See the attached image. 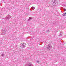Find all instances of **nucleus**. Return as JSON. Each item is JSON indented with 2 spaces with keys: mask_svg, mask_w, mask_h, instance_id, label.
<instances>
[{
  "mask_svg": "<svg viewBox=\"0 0 66 66\" xmlns=\"http://www.w3.org/2000/svg\"><path fill=\"white\" fill-rule=\"evenodd\" d=\"M57 3V1L56 0H53V3L52 4L53 6H56V4Z\"/></svg>",
  "mask_w": 66,
  "mask_h": 66,
  "instance_id": "obj_2",
  "label": "nucleus"
},
{
  "mask_svg": "<svg viewBox=\"0 0 66 66\" xmlns=\"http://www.w3.org/2000/svg\"><path fill=\"white\" fill-rule=\"evenodd\" d=\"M31 9H35V7H31Z\"/></svg>",
  "mask_w": 66,
  "mask_h": 66,
  "instance_id": "obj_8",
  "label": "nucleus"
},
{
  "mask_svg": "<svg viewBox=\"0 0 66 66\" xmlns=\"http://www.w3.org/2000/svg\"><path fill=\"white\" fill-rule=\"evenodd\" d=\"M47 32L48 33L49 32V30H48L47 31Z\"/></svg>",
  "mask_w": 66,
  "mask_h": 66,
  "instance_id": "obj_12",
  "label": "nucleus"
},
{
  "mask_svg": "<svg viewBox=\"0 0 66 66\" xmlns=\"http://www.w3.org/2000/svg\"><path fill=\"white\" fill-rule=\"evenodd\" d=\"M51 47H52L51 45L50 44H48L46 47V49H48V50H50V49H51Z\"/></svg>",
  "mask_w": 66,
  "mask_h": 66,
  "instance_id": "obj_4",
  "label": "nucleus"
},
{
  "mask_svg": "<svg viewBox=\"0 0 66 66\" xmlns=\"http://www.w3.org/2000/svg\"><path fill=\"white\" fill-rule=\"evenodd\" d=\"M64 11H66V9H65V8H64Z\"/></svg>",
  "mask_w": 66,
  "mask_h": 66,
  "instance_id": "obj_13",
  "label": "nucleus"
},
{
  "mask_svg": "<svg viewBox=\"0 0 66 66\" xmlns=\"http://www.w3.org/2000/svg\"><path fill=\"white\" fill-rule=\"evenodd\" d=\"M2 32H6V30H5V29H2Z\"/></svg>",
  "mask_w": 66,
  "mask_h": 66,
  "instance_id": "obj_5",
  "label": "nucleus"
},
{
  "mask_svg": "<svg viewBox=\"0 0 66 66\" xmlns=\"http://www.w3.org/2000/svg\"><path fill=\"white\" fill-rule=\"evenodd\" d=\"M37 63H38L39 62V61H37Z\"/></svg>",
  "mask_w": 66,
  "mask_h": 66,
  "instance_id": "obj_14",
  "label": "nucleus"
},
{
  "mask_svg": "<svg viewBox=\"0 0 66 66\" xmlns=\"http://www.w3.org/2000/svg\"><path fill=\"white\" fill-rule=\"evenodd\" d=\"M20 46L21 48L23 49L26 47V44L24 43H22L20 45Z\"/></svg>",
  "mask_w": 66,
  "mask_h": 66,
  "instance_id": "obj_1",
  "label": "nucleus"
},
{
  "mask_svg": "<svg viewBox=\"0 0 66 66\" xmlns=\"http://www.w3.org/2000/svg\"><path fill=\"white\" fill-rule=\"evenodd\" d=\"M11 18V16L10 15H8L6 17H5V19L7 21H9V19Z\"/></svg>",
  "mask_w": 66,
  "mask_h": 66,
  "instance_id": "obj_3",
  "label": "nucleus"
},
{
  "mask_svg": "<svg viewBox=\"0 0 66 66\" xmlns=\"http://www.w3.org/2000/svg\"><path fill=\"white\" fill-rule=\"evenodd\" d=\"M62 15L63 16H66V13H64Z\"/></svg>",
  "mask_w": 66,
  "mask_h": 66,
  "instance_id": "obj_7",
  "label": "nucleus"
},
{
  "mask_svg": "<svg viewBox=\"0 0 66 66\" xmlns=\"http://www.w3.org/2000/svg\"><path fill=\"white\" fill-rule=\"evenodd\" d=\"M4 55V54H2V55H1V56H2V57H3V56Z\"/></svg>",
  "mask_w": 66,
  "mask_h": 66,
  "instance_id": "obj_9",
  "label": "nucleus"
},
{
  "mask_svg": "<svg viewBox=\"0 0 66 66\" xmlns=\"http://www.w3.org/2000/svg\"><path fill=\"white\" fill-rule=\"evenodd\" d=\"M59 35V36H62V34H60Z\"/></svg>",
  "mask_w": 66,
  "mask_h": 66,
  "instance_id": "obj_10",
  "label": "nucleus"
},
{
  "mask_svg": "<svg viewBox=\"0 0 66 66\" xmlns=\"http://www.w3.org/2000/svg\"><path fill=\"white\" fill-rule=\"evenodd\" d=\"M5 34V33H1V35H3V34Z\"/></svg>",
  "mask_w": 66,
  "mask_h": 66,
  "instance_id": "obj_11",
  "label": "nucleus"
},
{
  "mask_svg": "<svg viewBox=\"0 0 66 66\" xmlns=\"http://www.w3.org/2000/svg\"><path fill=\"white\" fill-rule=\"evenodd\" d=\"M33 18H31V17H29V19L28 20V21H30V20H31Z\"/></svg>",
  "mask_w": 66,
  "mask_h": 66,
  "instance_id": "obj_6",
  "label": "nucleus"
}]
</instances>
